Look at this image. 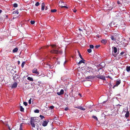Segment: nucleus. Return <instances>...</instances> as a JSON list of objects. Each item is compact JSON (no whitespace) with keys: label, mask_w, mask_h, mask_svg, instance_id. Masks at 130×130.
Segmentation results:
<instances>
[{"label":"nucleus","mask_w":130,"mask_h":130,"mask_svg":"<svg viewBox=\"0 0 130 130\" xmlns=\"http://www.w3.org/2000/svg\"><path fill=\"white\" fill-rule=\"evenodd\" d=\"M78 30H79L80 31H83V30H82V29H80V28H79Z\"/></svg>","instance_id":"obj_45"},{"label":"nucleus","mask_w":130,"mask_h":130,"mask_svg":"<svg viewBox=\"0 0 130 130\" xmlns=\"http://www.w3.org/2000/svg\"><path fill=\"white\" fill-rule=\"evenodd\" d=\"M79 95H80V96H81V94H79Z\"/></svg>","instance_id":"obj_51"},{"label":"nucleus","mask_w":130,"mask_h":130,"mask_svg":"<svg viewBox=\"0 0 130 130\" xmlns=\"http://www.w3.org/2000/svg\"><path fill=\"white\" fill-rule=\"evenodd\" d=\"M75 108L79 109L80 110H85V109L83 108L82 107L79 106L78 107H75Z\"/></svg>","instance_id":"obj_9"},{"label":"nucleus","mask_w":130,"mask_h":130,"mask_svg":"<svg viewBox=\"0 0 130 130\" xmlns=\"http://www.w3.org/2000/svg\"><path fill=\"white\" fill-rule=\"evenodd\" d=\"M23 104L25 106H26L27 105V103L26 102H24Z\"/></svg>","instance_id":"obj_36"},{"label":"nucleus","mask_w":130,"mask_h":130,"mask_svg":"<svg viewBox=\"0 0 130 130\" xmlns=\"http://www.w3.org/2000/svg\"><path fill=\"white\" fill-rule=\"evenodd\" d=\"M102 63H104V62H103Z\"/></svg>","instance_id":"obj_52"},{"label":"nucleus","mask_w":130,"mask_h":130,"mask_svg":"<svg viewBox=\"0 0 130 130\" xmlns=\"http://www.w3.org/2000/svg\"><path fill=\"white\" fill-rule=\"evenodd\" d=\"M27 79L30 81H33V79L32 78L28 77Z\"/></svg>","instance_id":"obj_17"},{"label":"nucleus","mask_w":130,"mask_h":130,"mask_svg":"<svg viewBox=\"0 0 130 130\" xmlns=\"http://www.w3.org/2000/svg\"><path fill=\"white\" fill-rule=\"evenodd\" d=\"M9 130H15L14 129H10V127H9Z\"/></svg>","instance_id":"obj_43"},{"label":"nucleus","mask_w":130,"mask_h":130,"mask_svg":"<svg viewBox=\"0 0 130 130\" xmlns=\"http://www.w3.org/2000/svg\"><path fill=\"white\" fill-rule=\"evenodd\" d=\"M128 110V109H127V110ZM129 111H127L125 115V117L127 118H128L129 116Z\"/></svg>","instance_id":"obj_13"},{"label":"nucleus","mask_w":130,"mask_h":130,"mask_svg":"<svg viewBox=\"0 0 130 130\" xmlns=\"http://www.w3.org/2000/svg\"><path fill=\"white\" fill-rule=\"evenodd\" d=\"M25 63V62H23L22 63V64H21V67L22 68H23Z\"/></svg>","instance_id":"obj_28"},{"label":"nucleus","mask_w":130,"mask_h":130,"mask_svg":"<svg viewBox=\"0 0 130 130\" xmlns=\"http://www.w3.org/2000/svg\"><path fill=\"white\" fill-rule=\"evenodd\" d=\"M18 50V48L17 47H15L13 50V53L16 52Z\"/></svg>","instance_id":"obj_16"},{"label":"nucleus","mask_w":130,"mask_h":130,"mask_svg":"<svg viewBox=\"0 0 130 130\" xmlns=\"http://www.w3.org/2000/svg\"><path fill=\"white\" fill-rule=\"evenodd\" d=\"M90 47L91 48H94V46L93 45H90Z\"/></svg>","instance_id":"obj_35"},{"label":"nucleus","mask_w":130,"mask_h":130,"mask_svg":"<svg viewBox=\"0 0 130 130\" xmlns=\"http://www.w3.org/2000/svg\"><path fill=\"white\" fill-rule=\"evenodd\" d=\"M20 111H23L24 109L22 106H20Z\"/></svg>","instance_id":"obj_22"},{"label":"nucleus","mask_w":130,"mask_h":130,"mask_svg":"<svg viewBox=\"0 0 130 130\" xmlns=\"http://www.w3.org/2000/svg\"><path fill=\"white\" fill-rule=\"evenodd\" d=\"M124 53V52H122L120 53V54L121 55L123 54Z\"/></svg>","instance_id":"obj_41"},{"label":"nucleus","mask_w":130,"mask_h":130,"mask_svg":"<svg viewBox=\"0 0 130 130\" xmlns=\"http://www.w3.org/2000/svg\"><path fill=\"white\" fill-rule=\"evenodd\" d=\"M77 11V10L76 9H75L73 10V12H76Z\"/></svg>","instance_id":"obj_44"},{"label":"nucleus","mask_w":130,"mask_h":130,"mask_svg":"<svg viewBox=\"0 0 130 130\" xmlns=\"http://www.w3.org/2000/svg\"><path fill=\"white\" fill-rule=\"evenodd\" d=\"M112 54L115 57H116L119 54V51L118 52L117 48L115 47H112Z\"/></svg>","instance_id":"obj_2"},{"label":"nucleus","mask_w":130,"mask_h":130,"mask_svg":"<svg viewBox=\"0 0 130 130\" xmlns=\"http://www.w3.org/2000/svg\"><path fill=\"white\" fill-rule=\"evenodd\" d=\"M61 7H62V8H63V7H64L66 8H67L68 7H66V6H61Z\"/></svg>","instance_id":"obj_40"},{"label":"nucleus","mask_w":130,"mask_h":130,"mask_svg":"<svg viewBox=\"0 0 130 130\" xmlns=\"http://www.w3.org/2000/svg\"><path fill=\"white\" fill-rule=\"evenodd\" d=\"M32 72L33 73H35L37 75L39 74V72L37 71V69L36 68H34L32 70Z\"/></svg>","instance_id":"obj_5"},{"label":"nucleus","mask_w":130,"mask_h":130,"mask_svg":"<svg viewBox=\"0 0 130 130\" xmlns=\"http://www.w3.org/2000/svg\"><path fill=\"white\" fill-rule=\"evenodd\" d=\"M49 121L48 120L46 121H44L42 122V125L44 126H45L47 125Z\"/></svg>","instance_id":"obj_7"},{"label":"nucleus","mask_w":130,"mask_h":130,"mask_svg":"<svg viewBox=\"0 0 130 130\" xmlns=\"http://www.w3.org/2000/svg\"><path fill=\"white\" fill-rule=\"evenodd\" d=\"M19 130H23V128H22V124H20Z\"/></svg>","instance_id":"obj_23"},{"label":"nucleus","mask_w":130,"mask_h":130,"mask_svg":"<svg viewBox=\"0 0 130 130\" xmlns=\"http://www.w3.org/2000/svg\"><path fill=\"white\" fill-rule=\"evenodd\" d=\"M121 82V80H120L116 81V84L113 86V88H114L115 87L118 86V85L120 84Z\"/></svg>","instance_id":"obj_6"},{"label":"nucleus","mask_w":130,"mask_h":130,"mask_svg":"<svg viewBox=\"0 0 130 130\" xmlns=\"http://www.w3.org/2000/svg\"><path fill=\"white\" fill-rule=\"evenodd\" d=\"M110 38L112 40L115 41L116 40V38H114V37L113 36H111Z\"/></svg>","instance_id":"obj_15"},{"label":"nucleus","mask_w":130,"mask_h":130,"mask_svg":"<svg viewBox=\"0 0 130 130\" xmlns=\"http://www.w3.org/2000/svg\"><path fill=\"white\" fill-rule=\"evenodd\" d=\"M119 58H119H118V59L119 58Z\"/></svg>","instance_id":"obj_53"},{"label":"nucleus","mask_w":130,"mask_h":130,"mask_svg":"<svg viewBox=\"0 0 130 130\" xmlns=\"http://www.w3.org/2000/svg\"><path fill=\"white\" fill-rule=\"evenodd\" d=\"M18 6V5L17 3H14L13 4V6L15 7H17Z\"/></svg>","instance_id":"obj_25"},{"label":"nucleus","mask_w":130,"mask_h":130,"mask_svg":"<svg viewBox=\"0 0 130 130\" xmlns=\"http://www.w3.org/2000/svg\"><path fill=\"white\" fill-rule=\"evenodd\" d=\"M18 64H19L20 63V61H18Z\"/></svg>","instance_id":"obj_49"},{"label":"nucleus","mask_w":130,"mask_h":130,"mask_svg":"<svg viewBox=\"0 0 130 130\" xmlns=\"http://www.w3.org/2000/svg\"><path fill=\"white\" fill-rule=\"evenodd\" d=\"M31 99L30 98V99L29 100V101H28L29 103V104H30L31 103Z\"/></svg>","instance_id":"obj_38"},{"label":"nucleus","mask_w":130,"mask_h":130,"mask_svg":"<svg viewBox=\"0 0 130 130\" xmlns=\"http://www.w3.org/2000/svg\"><path fill=\"white\" fill-rule=\"evenodd\" d=\"M64 93V90L62 89L61 90L60 92H57V94L58 95H60L63 94Z\"/></svg>","instance_id":"obj_8"},{"label":"nucleus","mask_w":130,"mask_h":130,"mask_svg":"<svg viewBox=\"0 0 130 130\" xmlns=\"http://www.w3.org/2000/svg\"><path fill=\"white\" fill-rule=\"evenodd\" d=\"M96 77L97 78H100V79H103L104 80H105V77L104 76L102 75H100L98 74L96 76Z\"/></svg>","instance_id":"obj_4"},{"label":"nucleus","mask_w":130,"mask_h":130,"mask_svg":"<svg viewBox=\"0 0 130 130\" xmlns=\"http://www.w3.org/2000/svg\"><path fill=\"white\" fill-rule=\"evenodd\" d=\"M30 22L31 24H33L35 23V21H31Z\"/></svg>","instance_id":"obj_31"},{"label":"nucleus","mask_w":130,"mask_h":130,"mask_svg":"<svg viewBox=\"0 0 130 130\" xmlns=\"http://www.w3.org/2000/svg\"><path fill=\"white\" fill-rule=\"evenodd\" d=\"M117 3H118V4H121L120 2L119 1H118Z\"/></svg>","instance_id":"obj_42"},{"label":"nucleus","mask_w":130,"mask_h":130,"mask_svg":"<svg viewBox=\"0 0 130 130\" xmlns=\"http://www.w3.org/2000/svg\"><path fill=\"white\" fill-rule=\"evenodd\" d=\"M39 111L38 109H36L34 111L35 113H38L39 112Z\"/></svg>","instance_id":"obj_27"},{"label":"nucleus","mask_w":130,"mask_h":130,"mask_svg":"<svg viewBox=\"0 0 130 130\" xmlns=\"http://www.w3.org/2000/svg\"><path fill=\"white\" fill-rule=\"evenodd\" d=\"M57 11V10L56 9H51V12H55Z\"/></svg>","instance_id":"obj_20"},{"label":"nucleus","mask_w":130,"mask_h":130,"mask_svg":"<svg viewBox=\"0 0 130 130\" xmlns=\"http://www.w3.org/2000/svg\"><path fill=\"white\" fill-rule=\"evenodd\" d=\"M126 69L128 72H129L130 71V66H127L126 68Z\"/></svg>","instance_id":"obj_14"},{"label":"nucleus","mask_w":130,"mask_h":130,"mask_svg":"<svg viewBox=\"0 0 130 130\" xmlns=\"http://www.w3.org/2000/svg\"><path fill=\"white\" fill-rule=\"evenodd\" d=\"M39 5V3L38 2H37L35 4V5L36 6H38Z\"/></svg>","instance_id":"obj_29"},{"label":"nucleus","mask_w":130,"mask_h":130,"mask_svg":"<svg viewBox=\"0 0 130 130\" xmlns=\"http://www.w3.org/2000/svg\"><path fill=\"white\" fill-rule=\"evenodd\" d=\"M2 12V11L1 10H0V13H1Z\"/></svg>","instance_id":"obj_50"},{"label":"nucleus","mask_w":130,"mask_h":130,"mask_svg":"<svg viewBox=\"0 0 130 130\" xmlns=\"http://www.w3.org/2000/svg\"><path fill=\"white\" fill-rule=\"evenodd\" d=\"M67 62V61H66H66H64V64H65V63H66Z\"/></svg>","instance_id":"obj_47"},{"label":"nucleus","mask_w":130,"mask_h":130,"mask_svg":"<svg viewBox=\"0 0 130 130\" xmlns=\"http://www.w3.org/2000/svg\"><path fill=\"white\" fill-rule=\"evenodd\" d=\"M68 109H69L68 108V107H67L65 108L64 110L66 111H67L68 110Z\"/></svg>","instance_id":"obj_39"},{"label":"nucleus","mask_w":130,"mask_h":130,"mask_svg":"<svg viewBox=\"0 0 130 130\" xmlns=\"http://www.w3.org/2000/svg\"><path fill=\"white\" fill-rule=\"evenodd\" d=\"M108 77H109V78H110V79H111V77H110V76H108Z\"/></svg>","instance_id":"obj_48"},{"label":"nucleus","mask_w":130,"mask_h":130,"mask_svg":"<svg viewBox=\"0 0 130 130\" xmlns=\"http://www.w3.org/2000/svg\"><path fill=\"white\" fill-rule=\"evenodd\" d=\"M78 53H79V57L83 60L84 61H85V60H84V59H83V58L82 57V56L81 55L80 53L79 52H78Z\"/></svg>","instance_id":"obj_19"},{"label":"nucleus","mask_w":130,"mask_h":130,"mask_svg":"<svg viewBox=\"0 0 130 130\" xmlns=\"http://www.w3.org/2000/svg\"><path fill=\"white\" fill-rule=\"evenodd\" d=\"M36 118V117H31V118L30 123L32 127L34 128L35 127V124H37L38 122Z\"/></svg>","instance_id":"obj_1"},{"label":"nucleus","mask_w":130,"mask_h":130,"mask_svg":"<svg viewBox=\"0 0 130 130\" xmlns=\"http://www.w3.org/2000/svg\"><path fill=\"white\" fill-rule=\"evenodd\" d=\"M45 10H47V6H46V7H45Z\"/></svg>","instance_id":"obj_46"},{"label":"nucleus","mask_w":130,"mask_h":130,"mask_svg":"<svg viewBox=\"0 0 130 130\" xmlns=\"http://www.w3.org/2000/svg\"><path fill=\"white\" fill-rule=\"evenodd\" d=\"M51 53H54L55 54H57L58 53V51L56 50H53L51 51Z\"/></svg>","instance_id":"obj_10"},{"label":"nucleus","mask_w":130,"mask_h":130,"mask_svg":"<svg viewBox=\"0 0 130 130\" xmlns=\"http://www.w3.org/2000/svg\"><path fill=\"white\" fill-rule=\"evenodd\" d=\"M101 42L103 44H105L107 43V41L105 39H103L102 40Z\"/></svg>","instance_id":"obj_11"},{"label":"nucleus","mask_w":130,"mask_h":130,"mask_svg":"<svg viewBox=\"0 0 130 130\" xmlns=\"http://www.w3.org/2000/svg\"><path fill=\"white\" fill-rule=\"evenodd\" d=\"M19 12L17 10L14 11L13 12V14H15L17 13L18 14H19Z\"/></svg>","instance_id":"obj_24"},{"label":"nucleus","mask_w":130,"mask_h":130,"mask_svg":"<svg viewBox=\"0 0 130 130\" xmlns=\"http://www.w3.org/2000/svg\"><path fill=\"white\" fill-rule=\"evenodd\" d=\"M40 117L41 119H43V118H44V117L43 116L41 115H40Z\"/></svg>","instance_id":"obj_33"},{"label":"nucleus","mask_w":130,"mask_h":130,"mask_svg":"<svg viewBox=\"0 0 130 130\" xmlns=\"http://www.w3.org/2000/svg\"><path fill=\"white\" fill-rule=\"evenodd\" d=\"M92 118L96 120H98V119L97 117L95 116H92Z\"/></svg>","instance_id":"obj_26"},{"label":"nucleus","mask_w":130,"mask_h":130,"mask_svg":"<svg viewBox=\"0 0 130 130\" xmlns=\"http://www.w3.org/2000/svg\"><path fill=\"white\" fill-rule=\"evenodd\" d=\"M92 78V76H87L86 77V79H91Z\"/></svg>","instance_id":"obj_21"},{"label":"nucleus","mask_w":130,"mask_h":130,"mask_svg":"<svg viewBox=\"0 0 130 130\" xmlns=\"http://www.w3.org/2000/svg\"><path fill=\"white\" fill-rule=\"evenodd\" d=\"M45 5L44 3H43L41 4V10H42L43 11L44 9V7Z\"/></svg>","instance_id":"obj_12"},{"label":"nucleus","mask_w":130,"mask_h":130,"mask_svg":"<svg viewBox=\"0 0 130 130\" xmlns=\"http://www.w3.org/2000/svg\"><path fill=\"white\" fill-rule=\"evenodd\" d=\"M54 108V106H50V108L51 109H53Z\"/></svg>","instance_id":"obj_37"},{"label":"nucleus","mask_w":130,"mask_h":130,"mask_svg":"<svg viewBox=\"0 0 130 130\" xmlns=\"http://www.w3.org/2000/svg\"><path fill=\"white\" fill-rule=\"evenodd\" d=\"M87 51L89 53H90L91 52L92 50L91 49H89L87 50Z\"/></svg>","instance_id":"obj_32"},{"label":"nucleus","mask_w":130,"mask_h":130,"mask_svg":"<svg viewBox=\"0 0 130 130\" xmlns=\"http://www.w3.org/2000/svg\"><path fill=\"white\" fill-rule=\"evenodd\" d=\"M100 46V45H96L95 46V47L96 48H97L99 47Z\"/></svg>","instance_id":"obj_34"},{"label":"nucleus","mask_w":130,"mask_h":130,"mask_svg":"<svg viewBox=\"0 0 130 130\" xmlns=\"http://www.w3.org/2000/svg\"><path fill=\"white\" fill-rule=\"evenodd\" d=\"M18 83L16 82H14L12 84L11 88L12 89L15 88L17 86Z\"/></svg>","instance_id":"obj_3"},{"label":"nucleus","mask_w":130,"mask_h":130,"mask_svg":"<svg viewBox=\"0 0 130 130\" xmlns=\"http://www.w3.org/2000/svg\"><path fill=\"white\" fill-rule=\"evenodd\" d=\"M51 46H52V47L53 48H56L57 47V46L55 45H51Z\"/></svg>","instance_id":"obj_30"},{"label":"nucleus","mask_w":130,"mask_h":130,"mask_svg":"<svg viewBox=\"0 0 130 130\" xmlns=\"http://www.w3.org/2000/svg\"><path fill=\"white\" fill-rule=\"evenodd\" d=\"M84 60H80L78 62V64H80L81 63H85V62H84Z\"/></svg>","instance_id":"obj_18"}]
</instances>
